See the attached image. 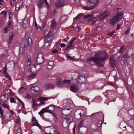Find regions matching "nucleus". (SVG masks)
Instances as JSON below:
<instances>
[{
	"label": "nucleus",
	"mask_w": 134,
	"mask_h": 134,
	"mask_svg": "<svg viewBox=\"0 0 134 134\" xmlns=\"http://www.w3.org/2000/svg\"><path fill=\"white\" fill-rule=\"evenodd\" d=\"M23 3L21 1L16 3L15 5V10L16 11L18 10L22 7Z\"/></svg>",
	"instance_id": "18"
},
{
	"label": "nucleus",
	"mask_w": 134,
	"mask_h": 134,
	"mask_svg": "<svg viewBox=\"0 0 134 134\" xmlns=\"http://www.w3.org/2000/svg\"><path fill=\"white\" fill-rule=\"evenodd\" d=\"M110 65L111 66H114L115 65L116 63L115 58L113 56H112L110 58Z\"/></svg>",
	"instance_id": "16"
},
{
	"label": "nucleus",
	"mask_w": 134,
	"mask_h": 134,
	"mask_svg": "<svg viewBox=\"0 0 134 134\" xmlns=\"http://www.w3.org/2000/svg\"><path fill=\"white\" fill-rule=\"evenodd\" d=\"M130 30L129 29H127L125 32V33L126 34H127L129 33Z\"/></svg>",
	"instance_id": "61"
},
{
	"label": "nucleus",
	"mask_w": 134,
	"mask_h": 134,
	"mask_svg": "<svg viewBox=\"0 0 134 134\" xmlns=\"http://www.w3.org/2000/svg\"><path fill=\"white\" fill-rule=\"evenodd\" d=\"M6 68V65H5L3 68V70L2 73L4 74H7Z\"/></svg>",
	"instance_id": "39"
},
{
	"label": "nucleus",
	"mask_w": 134,
	"mask_h": 134,
	"mask_svg": "<svg viewBox=\"0 0 134 134\" xmlns=\"http://www.w3.org/2000/svg\"><path fill=\"white\" fill-rule=\"evenodd\" d=\"M55 106L51 104L47 107L43 108L41 110L43 113L47 112L51 114H53V116L56 117L55 115L53 113L52 111L54 109V107Z\"/></svg>",
	"instance_id": "4"
},
{
	"label": "nucleus",
	"mask_w": 134,
	"mask_h": 134,
	"mask_svg": "<svg viewBox=\"0 0 134 134\" xmlns=\"http://www.w3.org/2000/svg\"><path fill=\"white\" fill-rule=\"evenodd\" d=\"M94 8L93 7V5L91 7H89L87 6H84L83 7L84 9L87 10H90L92 9H93Z\"/></svg>",
	"instance_id": "33"
},
{
	"label": "nucleus",
	"mask_w": 134,
	"mask_h": 134,
	"mask_svg": "<svg viewBox=\"0 0 134 134\" xmlns=\"http://www.w3.org/2000/svg\"><path fill=\"white\" fill-rule=\"evenodd\" d=\"M10 101L11 103H15V101L14 98L13 97H11L10 99Z\"/></svg>",
	"instance_id": "51"
},
{
	"label": "nucleus",
	"mask_w": 134,
	"mask_h": 134,
	"mask_svg": "<svg viewBox=\"0 0 134 134\" xmlns=\"http://www.w3.org/2000/svg\"><path fill=\"white\" fill-rule=\"evenodd\" d=\"M4 111L3 109H2L1 107L0 106V114L2 116V118H4V116L3 115Z\"/></svg>",
	"instance_id": "37"
},
{
	"label": "nucleus",
	"mask_w": 134,
	"mask_h": 134,
	"mask_svg": "<svg viewBox=\"0 0 134 134\" xmlns=\"http://www.w3.org/2000/svg\"><path fill=\"white\" fill-rule=\"evenodd\" d=\"M84 15V14L83 13H80L76 17L74 18V19H76L77 20H79L81 19V17L83 16Z\"/></svg>",
	"instance_id": "24"
},
{
	"label": "nucleus",
	"mask_w": 134,
	"mask_h": 134,
	"mask_svg": "<svg viewBox=\"0 0 134 134\" xmlns=\"http://www.w3.org/2000/svg\"><path fill=\"white\" fill-rule=\"evenodd\" d=\"M109 15V12H106L101 14L99 16L102 17L103 19H104L106 18Z\"/></svg>",
	"instance_id": "21"
},
{
	"label": "nucleus",
	"mask_w": 134,
	"mask_h": 134,
	"mask_svg": "<svg viewBox=\"0 0 134 134\" xmlns=\"http://www.w3.org/2000/svg\"><path fill=\"white\" fill-rule=\"evenodd\" d=\"M52 52L54 53H57L58 52V51L56 49H54L52 51Z\"/></svg>",
	"instance_id": "56"
},
{
	"label": "nucleus",
	"mask_w": 134,
	"mask_h": 134,
	"mask_svg": "<svg viewBox=\"0 0 134 134\" xmlns=\"http://www.w3.org/2000/svg\"><path fill=\"white\" fill-rule=\"evenodd\" d=\"M99 0H97L96 1L94 5H93V8H94L97 6L99 3Z\"/></svg>",
	"instance_id": "38"
},
{
	"label": "nucleus",
	"mask_w": 134,
	"mask_h": 134,
	"mask_svg": "<svg viewBox=\"0 0 134 134\" xmlns=\"http://www.w3.org/2000/svg\"><path fill=\"white\" fill-rule=\"evenodd\" d=\"M63 85H64L69 87L71 84V81L70 80H65L63 81Z\"/></svg>",
	"instance_id": "19"
},
{
	"label": "nucleus",
	"mask_w": 134,
	"mask_h": 134,
	"mask_svg": "<svg viewBox=\"0 0 134 134\" xmlns=\"http://www.w3.org/2000/svg\"><path fill=\"white\" fill-rule=\"evenodd\" d=\"M6 94H4L1 95L0 97V99L1 100L3 101H5L7 98L5 97Z\"/></svg>",
	"instance_id": "29"
},
{
	"label": "nucleus",
	"mask_w": 134,
	"mask_h": 134,
	"mask_svg": "<svg viewBox=\"0 0 134 134\" xmlns=\"http://www.w3.org/2000/svg\"><path fill=\"white\" fill-rule=\"evenodd\" d=\"M128 58V55L127 54H124L122 58H124L125 60H127Z\"/></svg>",
	"instance_id": "40"
},
{
	"label": "nucleus",
	"mask_w": 134,
	"mask_h": 134,
	"mask_svg": "<svg viewBox=\"0 0 134 134\" xmlns=\"http://www.w3.org/2000/svg\"><path fill=\"white\" fill-rule=\"evenodd\" d=\"M108 84L111 86H114V85L113 84V82H109L108 83Z\"/></svg>",
	"instance_id": "63"
},
{
	"label": "nucleus",
	"mask_w": 134,
	"mask_h": 134,
	"mask_svg": "<svg viewBox=\"0 0 134 134\" xmlns=\"http://www.w3.org/2000/svg\"><path fill=\"white\" fill-rule=\"evenodd\" d=\"M102 121H99L97 123V126L99 127H100L102 125Z\"/></svg>",
	"instance_id": "47"
},
{
	"label": "nucleus",
	"mask_w": 134,
	"mask_h": 134,
	"mask_svg": "<svg viewBox=\"0 0 134 134\" xmlns=\"http://www.w3.org/2000/svg\"><path fill=\"white\" fill-rule=\"evenodd\" d=\"M124 13L122 11H119L110 20V23L111 25H114L116 23L120 21L122 19Z\"/></svg>",
	"instance_id": "2"
},
{
	"label": "nucleus",
	"mask_w": 134,
	"mask_h": 134,
	"mask_svg": "<svg viewBox=\"0 0 134 134\" xmlns=\"http://www.w3.org/2000/svg\"><path fill=\"white\" fill-rule=\"evenodd\" d=\"M94 57L88 58L87 62L88 64L93 65L92 62L96 63L97 65L99 66H103V64L101 62H104L108 58L107 54L102 51H99L96 53L94 55Z\"/></svg>",
	"instance_id": "1"
},
{
	"label": "nucleus",
	"mask_w": 134,
	"mask_h": 134,
	"mask_svg": "<svg viewBox=\"0 0 134 134\" xmlns=\"http://www.w3.org/2000/svg\"><path fill=\"white\" fill-rule=\"evenodd\" d=\"M91 16L90 15L88 14V15H87L84 16V18L85 19H86L88 18L89 17Z\"/></svg>",
	"instance_id": "53"
},
{
	"label": "nucleus",
	"mask_w": 134,
	"mask_h": 134,
	"mask_svg": "<svg viewBox=\"0 0 134 134\" xmlns=\"http://www.w3.org/2000/svg\"><path fill=\"white\" fill-rule=\"evenodd\" d=\"M83 130L85 131V133H84V134H87L88 133V129L86 127H84L83 129Z\"/></svg>",
	"instance_id": "41"
},
{
	"label": "nucleus",
	"mask_w": 134,
	"mask_h": 134,
	"mask_svg": "<svg viewBox=\"0 0 134 134\" xmlns=\"http://www.w3.org/2000/svg\"><path fill=\"white\" fill-rule=\"evenodd\" d=\"M25 91L26 90L24 87L20 88L19 89V92L21 93H23L25 92Z\"/></svg>",
	"instance_id": "31"
},
{
	"label": "nucleus",
	"mask_w": 134,
	"mask_h": 134,
	"mask_svg": "<svg viewBox=\"0 0 134 134\" xmlns=\"http://www.w3.org/2000/svg\"><path fill=\"white\" fill-rule=\"evenodd\" d=\"M43 60L44 59L42 54L41 53L37 55L36 60L37 64L35 65H33L32 66L34 68H35L37 70H39L41 68V66L39 64L42 63Z\"/></svg>",
	"instance_id": "3"
},
{
	"label": "nucleus",
	"mask_w": 134,
	"mask_h": 134,
	"mask_svg": "<svg viewBox=\"0 0 134 134\" xmlns=\"http://www.w3.org/2000/svg\"><path fill=\"white\" fill-rule=\"evenodd\" d=\"M71 120L70 118H67L63 122V125L64 128H66L71 123Z\"/></svg>",
	"instance_id": "7"
},
{
	"label": "nucleus",
	"mask_w": 134,
	"mask_h": 134,
	"mask_svg": "<svg viewBox=\"0 0 134 134\" xmlns=\"http://www.w3.org/2000/svg\"><path fill=\"white\" fill-rule=\"evenodd\" d=\"M0 14H2L3 15H5L7 14V13L5 11H2L0 13Z\"/></svg>",
	"instance_id": "52"
},
{
	"label": "nucleus",
	"mask_w": 134,
	"mask_h": 134,
	"mask_svg": "<svg viewBox=\"0 0 134 134\" xmlns=\"http://www.w3.org/2000/svg\"><path fill=\"white\" fill-rule=\"evenodd\" d=\"M129 124L130 126H132L134 125V120L131 119L128 121Z\"/></svg>",
	"instance_id": "25"
},
{
	"label": "nucleus",
	"mask_w": 134,
	"mask_h": 134,
	"mask_svg": "<svg viewBox=\"0 0 134 134\" xmlns=\"http://www.w3.org/2000/svg\"><path fill=\"white\" fill-rule=\"evenodd\" d=\"M84 121V120H81V121L80 122V124L78 125V127L79 129H80V128H81L83 127L82 125L83 124Z\"/></svg>",
	"instance_id": "32"
},
{
	"label": "nucleus",
	"mask_w": 134,
	"mask_h": 134,
	"mask_svg": "<svg viewBox=\"0 0 134 134\" xmlns=\"http://www.w3.org/2000/svg\"><path fill=\"white\" fill-rule=\"evenodd\" d=\"M29 23L28 19L27 18H25L23 20V24L25 25H28Z\"/></svg>",
	"instance_id": "26"
},
{
	"label": "nucleus",
	"mask_w": 134,
	"mask_h": 134,
	"mask_svg": "<svg viewBox=\"0 0 134 134\" xmlns=\"http://www.w3.org/2000/svg\"><path fill=\"white\" fill-rule=\"evenodd\" d=\"M21 130L20 129H18L16 130L17 134H21Z\"/></svg>",
	"instance_id": "46"
},
{
	"label": "nucleus",
	"mask_w": 134,
	"mask_h": 134,
	"mask_svg": "<svg viewBox=\"0 0 134 134\" xmlns=\"http://www.w3.org/2000/svg\"><path fill=\"white\" fill-rule=\"evenodd\" d=\"M66 56L69 59L71 60H74V59L71 56L69 55H67Z\"/></svg>",
	"instance_id": "49"
},
{
	"label": "nucleus",
	"mask_w": 134,
	"mask_h": 134,
	"mask_svg": "<svg viewBox=\"0 0 134 134\" xmlns=\"http://www.w3.org/2000/svg\"><path fill=\"white\" fill-rule=\"evenodd\" d=\"M14 35L12 34L9 37V39L7 41V42L8 43H11V41L12 40L13 37Z\"/></svg>",
	"instance_id": "34"
},
{
	"label": "nucleus",
	"mask_w": 134,
	"mask_h": 134,
	"mask_svg": "<svg viewBox=\"0 0 134 134\" xmlns=\"http://www.w3.org/2000/svg\"><path fill=\"white\" fill-rule=\"evenodd\" d=\"M39 99H40L41 100H44L46 101L47 100L48 98H39Z\"/></svg>",
	"instance_id": "57"
},
{
	"label": "nucleus",
	"mask_w": 134,
	"mask_h": 134,
	"mask_svg": "<svg viewBox=\"0 0 134 134\" xmlns=\"http://www.w3.org/2000/svg\"><path fill=\"white\" fill-rule=\"evenodd\" d=\"M31 64V60L30 58L28 59V61L27 63V67H29Z\"/></svg>",
	"instance_id": "45"
},
{
	"label": "nucleus",
	"mask_w": 134,
	"mask_h": 134,
	"mask_svg": "<svg viewBox=\"0 0 134 134\" xmlns=\"http://www.w3.org/2000/svg\"><path fill=\"white\" fill-rule=\"evenodd\" d=\"M2 106L4 108H7V109H9V106L8 105L6 104L5 103H3L2 104Z\"/></svg>",
	"instance_id": "42"
},
{
	"label": "nucleus",
	"mask_w": 134,
	"mask_h": 134,
	"mask_svg": "<svg viewBox=\"0 0 134 134\" xmlns=\"http://www.w3.org/2000/svg\"><path fill=\"white\" fill-rule=\"evenodd\" d=\"M65 0H59L56 2L55 5L58 7H63L65 5Z\"/></svg>",
	"instance_id": "9"
},
{
	"label": "nucleus",
	"mask_w": 134,
	"mask_h": 134,
	"mask_svg": "<svg viewBox=\"0 0 134 134\" xmlns=\"http://www.w3.org/2000/svg\"><path fill=\"white\" fill-rule=\"evenodd\" d=\"M84 114L83 110H81L78 113H76L75 114V116L76 119H80Z\"/></svg>",
	"instance_id": "10"
},
{
	"label": "nucleus",
	"mask_w": 134,
	"mask_h": 134,
	"mask_svg": "<svg viewBox=\"0 0 134 134\" xmlns=\"http://www.w3.org/2000/svg\"><path fill=\"white\" fill-rule=\"evenodd\" d=\"M121 24H120L119 23L118 24H117V28L116 29V30H117L118 29L120 28V27H121Z\"/></svg>",
	"instance_id": "60"
},
{
	"label": "nucleus",
	"mask_w": 134,
	"mask_h": 134,
	"mask_svg": "<svg viewBox=\"0 0 134 134\" xmlns=\"http://www.w3.org/2000/svg\"><path fill=\"white\" fill-rule=\"evenodd\" d=\"M95 0H88V3H90L91 4H93L95 3Z\"/></svg>",
	"instance_id": "44"
},
{
	"label": "nucleus",
	"mask_w": 134,
	"mask_h": 134,
	"mask_svg": "<svg viewBox=\"0 0 134 134\" xmlns=\"http://www.w3.org/2000/svg\"><path fill=\"white\" fill-rule=\"evenodd\" d=\"M76 81L77 83H84L86 81V79L85 77L80 76L76 79Z\"/></svg>",
	"instance_id": "11"
},
{
	"label": "nucleus",
	"mask_w": 134,
	"mask_h": 134,
	"mask_svg": "<svg viewBox=\"0 0 134 134\" xmlns=\"http://www.w3.org/2000/svg\"><path fill=\"white\" fill-rule=\"evenodd\" d=\"M43 2L42 0H40L37 3V5L39 8H40L43 5Z\"/></svg>",
	"instance_id": "23"
},
{
	"label": "nucleus",
	"mask_w": 134,
	"mask_h": 134,
	"mask_svg": "<svg viewBox=\"0 0 134 134\" xmlns=\"http://www.w3.org/2000/svg\"><path fill=\"white\" fill-rule=\"evenodd\" d=\"M57 25V22L54 19H53L51 22V27L52 29L55 27Z\"/></svg>",
	"instance_id": "20"
},
{
	"label": "nucleus",
	"mask_w": 134,
	"mask_h": 134,
	"mask_svg": "<svg viewBox=\"0 0 134 134\" xmlns=\"http://www.w3.org/2000/svg\"><path fill=\"white\" fill-rule=\"evenodd\" d=\"M32 44V39L31 38L29 37L27 40H26L24 44V47L25 48H26L28 46L31 47Z\"/></svg>",
	"instance_id": "12"
},
{
	"label": "nucleus",
	"mask_w": 134,
	"mask_h": 134,
	"mask_svg": "<svg viewBox=\"0 0 134 134\" xmlns=\"http://www.w3.org/2000/svg\"><path fill=\"white\" fill-rule=\"evenodd\" d=\"M88 72H86L85 71H83V72L82 73V75L84 76H88Z\"/></svg>",
	"instance_id": "50"
},
{
	"label": "nucleus",
	"mask_w": 134,
	"mask_h": 134,
	"mask_svg": "<svg viewBox=\"0 0 134 134\" xmlns=\"http://www.w3.org/2000/svg\"><path fill=\"white\" fill-rule=\"evenodd\" d=\"M66 45L65 43H61L60 44V46L61 47H64Z\"/></svg>",
	"instance_id": "62"
},
{
	"label": "nucleus",
	"mask_w": 134,
	"mask_h": 134,
	"mask_svg": "<svg viewBox=\"0 0 134 134\" xmlns=\"http://www.w3.org/2000/svg\"><path fill=\"white\" fill-rule=\"evenodd\" d=\"M54 65V62L52 61H51L48 63L46 66V68L48 70H50L52 69Z\"/></svg>",
	"instance_id": "14"
},
{
	"label": "nucleus",
	"mask_w": 134,
	"mask_h": 134,
	"mask_svg": "<svg viewBox=\"0 0 134 134\" xmlns=\"http://www.w3.org/2000/svg\"><path fill=\"white\" fill-rule=\"evenodd\" d=\"M32 121H36V122H35V124L34 125H35L36 126H39V124L36 121V120L35 118V117H33L32 118Z\"/></svg>",
	"instance_id": "27"
},
{
	"label": "nucleus",
	"mask_w": 134,
	"mask_h": 134,
	"mask_svg": "<svg viewBox=\"0 0 134 134\" xmlns=\"http://www.w3.org/2000/svg\"><path fill=\"white\" fill-rule=\"evenodd\" d=\"M36 75V74L35 73H32L29 75L28 76V78L29 80H32L35 77Z\"/></svg>",
	"instance_id": "22"
},
{
	"label": "nucleus",
	"mask_w": 134,
	"mask_h": 134,
	"mask_svg": "<svg viewBox=\"0 0 134 134\" xmlns=\"http://www.w3.org/2000/svg\"><path fill=\"white\" fill-rule=\"evenodd\" d=\"M74 46H73V45H69L68 46L67 48L66 49V51H67L68 50H69V51L74 49Z\"/></svg>",
	"instance_id": "30"
},
{
	"label": "nucleus",
	"mask_w": 134,
	"mask_h": 134,
	"mask_svg": "<svg viewBox=\"0 0 134 134\" xmlns=\"http://www.w3.org/2000/svg\"><path fill=\"white\" fill-rule=\"evenodd\" d=\"M56 83L59 87H62L63 85V81L61 79H57L56 81Z\"/></svg>",
	"instance_id": "15"
},
{
	"label": "nucleus",
	"mask_w": 134,
	"mask_h": 134,
	"mask_svg": "<svg viewBox=\"0 0 134 134\" xmlns=\"http://www.w3.org/2000/svg\"><path fill=\"white\" fill-rule=\"evenodd\" d=\"M95 99L98 102H100L102 100V98L100 96H98L95 98Z\"/></svg>",
	"instance_id": "36"
},
{
	"label": "nucleus",
	"mask_w": 134,
	"mask_h": 134,
	"mask_svg": "<svg viewBox=\"0 0 134 134\" xmlns=\"http://www.w3.org/2000/svg\"><path fill=\"white\" fill-rule=\"evenodd\" d=\"M79 134H84L83 131H80V129L79 130Z\"/></svg>",
	"instance_id": "64"
},
{
	"label": "nucleus",
	"mask_w": 134,
	"mask_h": 134,
	"mask_svg": "<svg viewBox=\"0 0 134 134\" xmlns=\"http://www.w3.org/2000/svg\"><path fill=\"white\" fill-rule=\"evenodd\" d=\"M97 14L98 13H95L93 15V16H95L94 17V18H97V17L98 16Z\"/></svg>",
	"instance_id": "58"
},
{
	"label": "nucleus",
	"mask_w": 134,
	"mask_h": 134,
	"mask_svg": "<svg viewBox=\"0 0 134 134\" xmlns=\"http://www.w3.org/2000/svg\"><path fill=\"white\" fill-rule=\"evenodd\" d=\"M13 15V13L12 12H10L9 14V17L10 18H11Z\"/></svg>",
	"instance_id": "54"
},
{
	"label": "nucleus",
	"mask_w": 134,
	"mask_h": 134,
	"mask_svg": "<svg viewBox=\"0 0 134 134\" xmlns=\"http://www.w3.org/2000/svg\"><path fill=\"white\" fill-rule=\"evenodd\" d=\"M9 64L13 66H15L14 62L13 60L10 61L9 62Z\"/></svg>",
	"instance_id": "43"
},
{
	"label": "nucleus",
	"mask_w": 134,
	"mask_h": 134,
	"mask_svg": "<svg viewBox=\"0 0 134 134\" xmlns=\"http://www.w3.org/2000/svg\"><path fill=\"white\" fill-rule=\"evenodd\" d=\"M71 109L70 107H64L62 110V113L63 115H69Z\"/></svg>",
	"instance_id": "8"
},
{
	"label": "nucleus",
	"mask_w": 134,
	"mask_h": 134,
	"mask_svg": "<svg viewBox=\"0 0 134 134\" xmlns=\"http://www.w3.org/2000/svg\"><path fill=\"white\" fill-rule=\"evenodd\" d=\"M115 32V31H112L111 32H109L108 33V35L109 36H112L114 34Z\"/></svg>",
	"instance_id": "48"
},
{
	"label": "nucleus",
	"mask_w": 134,
	"mask_h": 134,
	"mask_svg": "<svg viewBox=\"0 0 134 134\" xmlns=\"http://www.w3.org/2000/svg\"><path fill=\"white\" fill-rule=\"evenodd\" d=\"M79 90V86L75 85H71L70 88V90L75 93L77 92Z\"/></svg>",
	"instance_id": "13"
},
{
	"label": "nucleus",
	"mask_w": 134,
	"mask_h": 134,
	"mask_svg": "<svg viewBox=\"0 0 134 134\" xmlns=\"http://www.w3.org/2000/svg\"><path fill=\"white\" fill-rule=\"evenodd\" d=\"M51 31L50 30H45L44 31V35L45 37L44 39L45 40V42L46 43H50L52 42V40L50 38L51 36Z\"/></svg>",
	"instance_id": "5"
},
{
	"label": "nucleus",
	"mask_w": 134,
	"mask_h": 134,
	"mask_svg": "<svg viewBox=\"0 0 134 134\" xmlns=\"http://www.w3.org/2000/svg\"><path fill=\"white\" fill-rule=\"evenodd\" d=\"M129 113L131 115L134 116V109H130L128 111Z\"/></svg>",
	"instance_id": "28"
},
{
	"label": "nucleus",
	"mask_w": 134,
	"mask_h": 134,
	"mask_svg": "<svg viewBox=\"0 0 134 134\" xmlns=\"http://www.w3.org/2000/svg\"><path fill=\"white\" fill-rule=\"evenodd\" d=\"M124 46H122L120 48V49L119 51V53H121L124 50V49L123 48Z\"/></svg>",
	"instance_id": "55"
},
{
	"label": "nucleus",
	"mask_w": 134,
	"mask_h": 134,
	"mask_svg": "<svg viewBox=\"0 0 134 134\" xmlns=\"http://www.w3.org/2000/svg\"><path fill=\"white\" fill-rule=\"evenodd\" d=\"M46 23L45 22H43L41 24L40 26V29H43L45 26Z\"/></svg>",
	"instance_id": "35"
},
{
	"label": "nucleus",
	"mask_w": 134,
	"mask_h": 134,
	"mask_svg": "<svg viewBox=\"0 0 134 134\" xmlns=\"http://www.w3.org/2000/svg\"><path fill=\"white\" fill-rule=\"evenodd\" d=\"M38 104L35 103V104H32V106L33 108H34L35 106H38Z\"/></svg>",
	"instance_id": "59"
},
{
	"label": "nucleus",
	"mask_w": 134,
	"mask_h": 134,
	"mask_svg": "<svg viewBox=\"0 0 134 134\" xmlns=\"http://www.w3.org/2000/svg\"><path fill=\"white\" fill-rule=\"evenodd\" d=\"M40 90L39 87L37 86H35L32 87L30 89V92L33 95L38 93V91Z\"/></svg>",
	"instance_id": "6"
},
{
	"label": "nucleus",
	"mask_w": 134,
	"mask_h": 134,
	"mask_svg": "<svg viewBox=\"0 0 134 134\" xmlns=\"http://www.w3.org/2000/svg\"><path fill=\"white\" fill-rule=\"evenodd\" d=\"M44 88L46 90L53 89L54 88V86L52 84L48 83L45 85Z\"/></svg>",
	"instance_id": "17"
}]
</instances>
